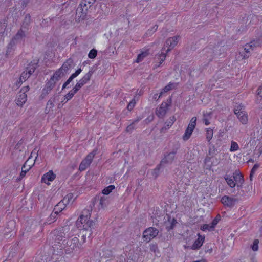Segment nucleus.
<instances>
[{"instance_id": "nucleus-49", "label": "nucleus", "mask_w": 262, "mask_h": 262, "mask_svg": "<svg viewBox=\"0 0 262 262\" xmlns=\"http://www.w3.org/2000/svg\"><path fill=\"white\" fill-rule=\"evenodd\" d=\"M97 55V50L95 49L91 50L88 54V57L90 59H94Z\"/></svg>"}, {"instance_id": "nucleus-46", "label": "nucleus", "mask_w": 262, "mask_h": 262, "mask_svg": "<svg viewBox=\"0 0 262 262\" xmlns=\"http://www.w3.org/2000/svg\"><path fill=\"white\" fill-rule=\"evenodd\" d=\"M173 85V83L170 82L168 84L166 85L164 88H163L160 93L161 95H163L164 93H165L169 91V90H171L172 88V86Z\"/></svg>"}, {"instance_id": "nucleus-16", "label": "nucleus", "mask_w": 262, "mask_h": 262, "mask_svg": "<svg viewBox=\"0 0 262 262\" xmlns=\"http://www.w3.org/2000/svg\"><path fill=\"white\" fill-rule=\"evenodd\" d=\"M27 95L26 94L19 93L17 98L15 99V101L18 106L22 107L27 101Z\"/></svg>"}, {"instance_id": "nucleus-37", "label": "nucleus", "mask_w": 262, "mask_h": 262, "mask_svg": "<svg viewBox=\"0 0 262 262\" xmlns=\"http://www.w3.org/2000/svg\"><path fill=\"white\" fill-rule=\"evenodd\" d=\"M193 131V130H192L191 128H189V127H187V128H186V129L184 135L183 136V140H184V141L188 140L190 138Z\"/></svg>"}, {"instance_id": "nucleus-30", "label": "nucleus", "mask_w": 262, "mask_h": 262, "mask_svg": "<svg viewBox=\"0 0 262 262\" xmlns=\"http://www.w3.org/2000/svg\"><path fill=\"white\" fill-rule=\"evenodd\" d=\"M66 205L61 201L54 207L53 211L59 214L65 208Z\"/></svg>"}, {"instance_id": "nucleus-19", "label": "nucleus", "mask_w": 262, "mask_h": 262, "mask_svg": "<svg viewBox=\"0 0 262 262\" xmlns=\"http://www.w3.org/2000/svg\"><path fill=\"white\" fill-rule=\"evenodd\" d=\"M16 47V46L11 41L8 43L7 47V50L5 54L6 57L8 58L9 56L13 55L15 50Z\"/></svg>"}, {"instance_id": "nucleus-32", "label": "nucleus", "mask_w": 262, "mask_h": 262, "mask_svg": "<svg viewBox=\"0 0 262 262\" xmlns=\"http://www.w3.org/2000/svg\"><path fill=\"white\" fill-rule=\"evenodd\" d=\"M225 179L228 184V185L231 188H234L236 186V183L234 182V178L233 176H230L229 175H226L225 177Z\"/></svg>"}, {"instance_id": "nucleus-29", "label": "nucleus", "mask_w": 262, "mask_h": 262, "mask_svg": "<svg viewBox=\"0 0 262 262\" xmlns=\"http://www.w3.org/2000/svg\"><path fill=\"white\" fill-rule=\"evenodd\" d=\"M98 149L97 148L94 149L92 152L89 153L86 157L84 158V160L88 162L89 164L92 162V160L94 157V156L97 154Z\"/></svg>"}, {"instance_id": "nucleus-47", "label": "nucleus", "mask_w": 262, "mask_h": 262, "mask_svg": "<svg viewBox=\"0 0 262 262\" xmlns=\"http://www.w3.org/2000/svg\"><path fill=\"white\" fill-rule=\"evenodd\" d=\"M239 149V146L238 144L233 141H232L231 142V146L230 148V151L231 152H233Z\"/></svg>"}, {"instance_id": "nucleus-25", "label": "nucleus", "mask_w": 262, "mask_h": 262, "mask_svg": "<svg viewBox=\"0 0 262 262\" xmlns=\"http://www.w3.org/2000/svg\"><path fill=\"white\" fill-rule=\"evenodd\" d=\"M18 250V244L16 243L13 246L11 247L8 257L10 258H13L16 255Z\"/></svg>"}, {"instance_id": "nucleus-20", "label": "nucleus", "mask_w": 262, "mask_h": 262, "mask_svg": "<svg viewBox=\"0 0 262 262\" xmlns=\"http://www.w3.org/2000/svg\"><path fill=\"white\" fill-rule=\"evenodd\" d=\"M233 177L236 184H243L244 179L243 175L239 172V170H235L233 173Z\"/></svg>"}, {"instance_id": "nucleus-63", "label": "nucleus", "mask_w": 262, "mask_h": 262, "mask_svg": "<svg viewBox=\"0 0 262 262\" xmlns=\"http://www.w3.org/2000/svg\"><path fill=\"white\" fill-rule=\"evenodd\" d=\"M91 76L86 73L81 79L85 82V83H86L88 81H89L91 79Z\"/></svg>"}, {"instance_id": "nucleus-39", "label": "nucleus", "mask_w": 262, "mask_h": 262, "mask_svg": "<svg viewBox=\"0 0 262 262\" xmlns=\"http://www.w3.org/2000/svg\"><path fill=\"white\" fill-rule=\"evenodd\" d=\"M51 91L52 90H50V89L44 86L41 91V94L39 96V99H43L51 92Z\"/></svg>"}, {"instance_id": "nucleus-59", "label": "nucleus", "mask_w": 262, "mask_h": 262, "mask_svg": "<svg viewBox=\"0 0 262 262\" xmlns=\"http://www.w3.org/2000/svg\"><path fill=\"white\" fill-rule=\"evenodd\" d=\"M243 107V106L241 104L237 106L234 109V113L235 115H237L239 114V113L243 112L244 111H242V108Z\"/></svg>"}, {"instance_id": "nucleus-2", "label": "nucleus", "mask_w": 262, "mask_h": 262, "mask_svg": "<svg viewBox=\"0 0 262 262\" xmlns=\"http://www.w3.org/2000/svg\"><path fill=\"white\" fill-rule=\"evenodd\" d=\"M64 252L66 254H70L75 251L77 248L80 249L81 244L77 237L69 238L68 240L63 239L62 243Z\"/></svg>"}, {"instance_id": "nucleus-23", "label": "nucleus", "mask_w": 262, "mask_h": 262, "mask_svg": "<svg viewBox=\"0 0 262 262\" xmlns=\"http://www.w3.org/2000/svg\"><path fill=\"white\" fill-rule=\"evenodd\" d=\"M58 96V95L57 93H55L50 98L47 102L46 110H47L49 107L48 111H49L51 108L55 106L54 103L55 102L56 99Z\"/></svg>"}, {"instance_id": "nucleus-54", "label": "nucleus", "mask_w": 262, "mask_h": 262, "mask_svg": "<svg viewBox=\"0 0 262 262\" xmlns=\"http://www.w3.org/2000/svg\"><path fill=\"white\" fill-rule=\"evenodd\" d=\"M258 239H256L253 241V244L251 245V248L254 251H257L258 250Z\"/></svg>"}, {"instance_id": "nucleus-42", "label": "nucleus", "mask_w": 262, "mask_h": 262, "mask_svg": "<svg viewBox=\"0 0 262 262\" xmlns=\"http://www.w3.org/2000/svg\"><path fill=\"white\" fill-rule=\"evenodd\" d=\"M87 231V233H84L83 231L82 232V238L81 242H80L81 245H82V244H83L85 242L86 236H88V238H91V236H92L93 231Z\"/></svg>"}, {"instance_id": "nucleus-10", "label": "nucleus", "mask_w": 262, "mask_h": 262, "mask_svg": "<svg viewBox=\"0 0 262 262\" xmlns=\"http://www.w3.org/2000/svg\"><path fill=\"white\" fill-rule=\"evenodd\" d=\"M67 228L62 227L59 230H57L55 232V235L56 236L55 242L60 243L61 241H63V238H69V235L66 234Z\"/></svg>"}, {"instance_id": "nucleus-53", "label": "nucleus", "mask_w": 262, "mask_h": 262, "mask_svg": "<svg viewBox=\"0 0 262 262\" xmlns=\"http://www.w3.org/2000/svg\"><path fill=\"white\" fill-rule=\"evenodd\" d=\"M31 75H30L29 72L27 70L22 72L20 75V78H22L24 81H25Z\"/></svg>"}, {"instance_id": "nucleus-28", "label": "nucleus", "mask_w": 262, "mask_h": 262, "mask_svg": "<svg viewBox=\"0 0 262 262\" xmlns=\"http://www.w3.org/2000/svg\"><path fill=\"white\" fill-rule=\"evenodd\" d=\"M31 16L30 14H27L25 16L21 25V27L26 29H28L29 26L31 23Z\"/></svg>"}, {"instance_id": "nucleus-17", "label": "nucleus", "mask_w": 262, "mask_h": 262, "mask_svg": "<svg viewBox=\"0 0 262 262\" xmlns=\"http://www.w3.org/2000/svg\"><path fill=\"white\" fill-rule=\"evenodd\" d=\"M176 118L174 116H172L169 118V119L166 121L165 123V126L160 129L161 133H164L167 129H168L176 121Z\"/></svg>"}, {"instance_id": "nucleus-6", "label": "nucleus", "mask_w": 262, "mask_h": 262, "mask_svg": "<svg viewBox=\"0 0 262 262\" xmlns=\"http://www.w3.org/2000/svg\"><path fill=\"white\" fill-rule=\"evenodd\" d=\"M159 233V230L152 227L146 229L143 233V238L146 243L149 242L152 239L156 237Z\"/></svg>"}, {"instance_id": "nucleus-34", "label": "nucleus", "mask_w": 262, "mask_h": 262, "mask_svg": "<svg viewBox=\"0 0 262 262\" xmlns=\"http://www.w3.org/2000/svg\"><path fill=\"white\" fill-rule=\"evenodd\" d=\"M9 196L8 195H5V196L1 198L0 200L1 206L3 207H6L7 205H10Z\"/></svg>"}, {"instance_id": "nucleus-26", "label": "nucleus", "mask_w": 262, "mask_h": 262, "mask_svg": "<svg viewBox=\"0 0 262 262\" xmlns=\"http://www.w3.org/2000/svg\"><path fill=\"white\" fill-rule=\"evenodd\" d=\"M6 21L5 19L0 21V39L2 37L7 35V33H5V29L7 27Z\"/></svg>"}, {"instance_id": "nucleus-22", "label": "nucleus", "mask_w": 262, "mask_h": 262, "mask_svg": "<svg viewBox=\"0 0 262 262\" xmlns=\"http://www.w3.org/2000/svg\"><path fill=\"white\" fill-rule=\"evenodd\" d=\"M65 76L66 75L62 71H61L59 69H58L55 71L53 75L51 77V80H54L56 82Z\"/></svg>"}, {"instance_id": "nucleus-60", "label": "nucleus", "mask_w": 262, "mask_h": 262, "mask_svg": "<svg viewBox=\"0 0 262 262\" xmlns=\"http://www.w3.org/2000/svg\"><path fill=\"white\" fill-rule=\"evenodd\" d=\"M97 64H95L93 67H92L89 71L87 73L88 74H89L91 77L93 75V74L97 70Z\"/></svg>"}, {"instance_id": "nucleus-7", "label": "nucleus", "mask_w": 262, "mask_h": 262, "mask_svg": "<svg viewBox=\"0 0 262 262\" xmlns=\"http://www.w3.org/2000/svg\"><path fill=\"white\" fill-rule=\"evenodd\" d=\"M257 43V42L253 40L244 46L243 50L239 52V54L242 57V59H247L250 56L251 51L253 50L254 47H256Z\"/></svg>"}, {"instance_id": "nucleus-62", "label": "nucleus", "mask_w": 262, "mask_h": 262, "mask_svg": "<svg viewBox=\"0 0 262 262\" xmlns=\"http://www.w3.org/2000/svg\"><path fill=\"white\" fill-rule=\"evenodd\" d=\"M165 57L166 54L164 53H161L160 54L158 55V59L160 60V64H161L165 60Z\"/></svg>"}, {"instance_id": "nucleus-21", "label": "nucleus", "mask_w": 262, "mask_h": 262, "mask_svg": "<svg viewBox=\"0 0 262 262\" xmlns=\"http://www.w3.org/2000/svg\"><path fill=\"white\" fill-rule=\"evenodd\" d=\"M204 52L206 54L207 60L208 62L211 61L214 57V50L211 47H207L203 50Z\"/></svg>"}, {"instance_id": "nucleus-14", "label": "nucleus", "mask_w": 262, "mask_h": 262, "mask_svg": "<svg viewBox=\"0 0 262 262\" xmlns=\"http://www.w3.org/2000/svg\"><path fill=\"white\" fill-rule=\"evenodd\" d=\"M198 238L196 239L192 245L190 247V249L192 250H198L202 246L204 240L205 236L200 235L199 233L198 234Z\"/></svg>"}, {"instance_id": "nucleus-40", "label": "nucleus", "mask_w": 262, "mask_h": 262, "mask_svg": "<svg viewBox=\"0 0 262 262\" xmlns=\"http://www.w3.org/2000/svg\"><path fill=\"white\" fill-rule=\"evenodd\" d=\"M221 216L220 214H217L216 217L213 220V221L210 223V228L211 230H214V228L219 221H220Z\"/></svg>"}, {"instance_id": "nucleus-9", "label": "nucleus", "mask_w": 262, "mask_h": 262, "mask_svg": "<svg viewBox=\"0 0 262 262\" xmlns=\"http://www.w3.org/2000/svg\"><path fill=\"white\" fill-rule=\"evenodd\" d=\"M221 202L225 206L232 208L235 204L238 202V199L235 198L224 195L222 198Z\"/></svg>"}, {"instance_id": "nucleus-8", "label": "nucleus", "mask_w": 262, "mask_h": 262, "mask_svg": "<svg viewBox=\"0 0 262 262\" xmlns=\"http://www.w3.org/2000/svg\"><path fill=\"white\" fill-rule=\"evenodd\" d=\"M74 67V61L72 58H69L66 60L62 64L59 69L66 75L70 73V71Z\"/></svg>"}, {"instance_id": "nucleus-12", "label": "nucleus", "mask_w": 262, "mask_h": 262, "mask_svg": "<svg viewBox=\"0 0 262 262\" xmlns=\"http://www.w3.org/2000/svg\"><path fill=\"white\" fill-rule=\"evenodd\" d=\"M55 178L56 174L54 173L52 170H50L42 176L41 181L42 183L49 185V182L53 181Z\"/></svg>"}, {"instance_id": "nucleus-4", "label": "nucleus", "mask_w": 262, "mask_h": 262, "mask_svg": "<svg viewBox=\"0 0 262 262\" xmlns=\"http://www.w3.org/2000/svg\"><path fill=\"white\" fill-rule=\"evenodd\" d=\"M89 7L87 4L81 2L79 5L76 11V20L80 21L81 20H84L87 18V13Z\"/></svg>"}, {"instance_id": "nucleus-24", "label": "nucleus", "mask_w": 262, "mask_h": 262, "mask_svg": "<svg viewBox=\"0 0 262 262\" xmlns=\"http://www.w3.org/2000/svg\"><path fill=\"white\" fill-rule=\"evenodd\" d=\"M244 190H242V193L239 191L238 195L245 197L249 195V193L251 192L252 190V186L251 184L247 185L246 186L244 187Z\"/></svg>"}, {"instance_id": "nucleus-57", "label": "nucleus", "mask_w": 262, "mask_h": 262, "mask_svg": "<svg viewBox=\"0 0 262 262\" xmlns=\"http://www.w3.org/2000/svg\"><path fill=\"white\" fill-rule=\"evenodd\" d=\"M74 95L75 94H74L71 90L68 93H67L64 96V100H66L65 102H67L69 100L71 99L72 97L74 96Z\"/></svg>"}, {"instance_id": "nucleus-52", "label": "nucleus", "mask_w": 262, "mask_h": 262, "mask_svg": "<svg viewBox=\"0 0 262 262\" xmlns=\"http://www.w3.org/2000/svg\"><path fill=\"white\" fill-rule=\"evenodd\" d=\"M158 25H155L152 26L150 29H148L146 34L147 35L151 36L154 32H155L158 29Z\"/></svg>"}, {"instance_id": "nucleus-31", "label": "nucleus", "mask_w": 262, "mask_h": 262, "mask_svg": "<svg viewBox=\"0 0 262 262\" xmlns=\"http://www.w3.org/2000/svg\"><path fill=\"white\" fill-rule=\"evenodd\" d=\"M58 214L54 211L51 213L50 215L48 217L46 222L48 224H51L54 223L57 220Z\"/></svg>"}, {"instance_id": "nucleus-18", "label": "nucleus", "mask_w": 262, "mask_h": 262, "mask_svg": "<svg viewBox=\"0 0 262 262\" xmlns=\"http://www.w3.org/2000/svg\"><path fill=\"white\" fill-rule=\"evenodd\" d=\"M38 62H39L38 59L36 61L34 60L33 61H31L30 63H29L28 64L27 67H26V70H27V71L29 72L30 75H32L33 74V73L34 72L35 70L38 66Z\"/></svg>"}, {"instance_id": "nucleus-5", "label": "nucleus", "mask_w": 262, "mask_h": 262, "mask_svg": "<svg viewBox=\"0 0 262 262\" xmlns=\"http://www.w3.org/2000/svg\"><path fill=\"white\" fill-rule=\"evenodd\" d=\"M172 103V97L169 96L166 102H163L159 108L156 110V115L160 118H163L167 112L168 107Z\"/></svg>"}, {"instance_id": "nucleus-56", "label": "nucleus", "mask_w": 262, "mask_h": 262, "mask_svg": "<svg viewBox=\"0 0 262 262\" xmlns=\"http://www.w3.org/2000/svg\"><path fill=\"white\" fill-rule=\"evenodd\" d=\"M200 229L203 231H206L207 230L209 231H213L214 230H211L210 228V224H203L201 226Z\"/></svg>"}, {"instance_id": "nucleus-43", "label": "nucleus", "mask_w": 262, "mask_h": 262, "mask_svg": "<svg viewBox=\"0 0 262 262\" xmlns=\"http://www.w3.org/2000/svg\"><path fill=\"white\" fill-rule=\"evenodd\" d=\"M149 249L151 252H154L155 254L160 253V250L156 243H151L149 245Z\"/></svg>"}, {"instance_id": "nucleus-61", "label": "nucleus", "mask_w": 262, "mask_h": 262, "mask_svg": "<svg viewBox=\"0 0 262 262\" xmlns=\"http://www.w3.org/2000/svg\"><path fill=\"white\" fill-rule=\"evenodd\" d=\"M73 80V79L70 76L69 78L67 80V81L63 83L62 87V90L68 88L67 86L70 83V82H72Z\"/></svg>"}, {"instance_id": "nucleus-44", "label": "nucleus", "mask_w": 262, "mask_h": 262, "mask_svg": "<svg viewBox=\"0 0 262 262\" xmlns=\"http://www.w3.org/2000/svg\"><path fill=\"white\" fill-rule=\"evenodd\" d=\"M90 165L88 162L85 161L84 159L81 161L79 166V170L80 171H84L86 168Z\"/></svg>"}, {"instance_id": "nucleus-50", "label": "nucleus", "mask_w": 262, "mask_h": 262, "mask_svg": "<svg viewBox=\"0 0 262 262\" xmlns=\"http://www.w3.org/2000/svg\"><path fill=\"white\" fill-rule=\"evenodd\" d=\"M55 81L54 80H51V79L49 81H48L45 84V87L50 89V90H52V89L55 86Z\"/></svg>"}, {"instance_id": "nucleus-33", "label": "nucleus", "mask_w": 262, "mask_h": 262, "mask_svg": "<svg viewBox=\"0 0 262 262\" xmlns=\"http://www.w3.org/2000/svg\"><path fill=\"white\" fill-rule=\"evenodd\" d=\"M149 54V50H146L145 51L142 52L140 54H138L136 62L137 63L142 61L143 59Z\"/></svg>"}, {"instance_id": "nucleus-48", "label": "nucleus", "mask_w": 262, "mask_h": 262, "mask_svg": "<svg viewBox=\"0 0 262 262\" xmlns=\"http://www.w3.org/2000/svg\"><path fill=\"white\" fill-rule=\"evenodd\" d=\"M161 165L164 164H161L160 163L159 164L157 165L156 167L154 169L152 174L155 178H156L159 174V171Z\"/></svg>"}, {"instance_id": "nucleus-3", "label": "nucleus", "mask_w": 262, "mask_h": 262, "mask_svg": "<svg viewBox=\"0 0 262 262\" xmlns=\"http://www.w3.org/2000/svg\"><path fill=\"white\" fill-rule=\"evenodd\" d=\"M180 148V144L178 142L174 143L169 152L164 154V157L161 160V164H171L175 159L176 155Z\"/></svg>"}, {"instance_id": "nucleus-15", "label": "nucleus", "mask_w": 262, "mask_h": 262, "mask_svg": "<svg viewBox=\"0 0 262 262\" xmlns=\"http://www.w3.org/2000/svg\"><path fill=\"white\" fill-rule=\"evenodd\" d=\"M167 222L166 223V229L167 231H169L172 230L177 224V220L174 218L171 217L170 215H167Z\"/></svg>"}, {"instance_id": "nucleus-41", "label": "nucleus", "mask_w": 262, "mask_h": 262, "mask_svg": "<svg viewBox=\"0 0 262 262\" xmlns=\"http://www.w3.org/2000/svg\"><path fill=\"white\" fill-rule=\"evenodd\" d=\"M213 135V129L208 128L206 129V138L208 141V142H210V140L212 139Z\"/></svg>"}, {"instance_id": "nucleus-58", "label": "nucleus", "mask_w": 262, "mask_h": 262, "mask_svg": "<svg viewBox=\"0 0 262 262\" xmlns=\"http://www.w3.org/2000/svg\"><path fill=\"white\" fill-rule=\"evenodd\" d=\"M82 71V70L81 68H78L77 70H76V71L74 73L71 74L70 77L74 79L81 73Z\"/></svg>"}, {"instance_id": "nucleus-55", "label": "nucleus", "mask_w": 262, "mask_h": 262, "mask_svg": "<svg viewBox=\"0 0 262 262\" xmlns=\"http://www.w3.org/2000/svg\"><path fill=\"white\" fill-rule=\"evenodd\" d=\"M136 104V101L135 99H132L130 102L128 104L127 106V109L129 111H131L133 108L135 107Z\"/></svg>"}, {"instance_id": "nucleus-35", "label": "nucleus", "mask_w": 262, "mask_h": 262, "mask_svg": "<svg viewBox=\"0 0 262 262\" xmlns=\"http://www.w3.org/2000/svg\"><path fill=\"white\" fill-rule=\"evenodd\" d=\"M30 167L29 168H26V163L23 165L21 168V171L20 173V176L19 178H17L16 179V181H20L26 174V173L30 169Z\"/></svg>"}, {"instance_id": "nucleus-27", "label": "nucleus", "mask_w": 262, "mask_h": 262, "mask_svg": "<svg viewBox=\"0 0 262 262\" xmlns=\"http://www.w3.org/2000/svg\"><path fill=\"white\" fill-rule=\"evenodd\" d=\"M239 121L243 124H247L248 122V117L247 114L245 112L239 113V114L236 115Z\"/></svg>"}, {"instance_id": "nucleus-13", "label": "nucleus", "mask_w": 262, "mask_h": 262, "mask_svg": "<svg viewBox=\"0 0 262 262\" xmlns=\"http://www.w3.org/2000/svg\"><path fill=\"white\" fill-rule=\"evenodd\" d=\"M179 36H174L172 37L168 38L166 41V45L168 47L167 52L170 51L172 49L177 45Z\"/></svg>"}, {"instance_id": "nucleus-64", "label": "nucleus", "mask_w": 262, "mask_h": 262, "mask_svg": "<svg viewBox=\"0 0 262 262\" xmlns=\"http://www.w3.org/2000/svg\"><path fill=\"white\" fill-rule=\"evenodd\" d=\"M69 4H70V2H68V1H67L66 2L63 3L61 5H59L58 6L59 9H61L60 11H63L64 8H67L69 6Z\"/></svg>"}, {"instance_id": "nucleus-11", "label": "nucleus", "mask_w": 262, "mask_h": 262, "mask_svg": "<svg viewBox=\"0 0 262 262\" xmlns=\"http://www.w3.org/2000/svg\"><path fill=\"white\" fill-rule=\"evenodd\" d=\"M26 37L25 32L21 29H19L17 33L13 36L11 40V42L14 43L16 46L21 42Z\"/></svg>"}, {"instance_id": "nucleus-45", "label": "nucleus", "mask_w": 262, "mask_h": 262, "mask_svg": "<svg viewBox=\"0 0 262 262\" xmlns=\"http://www.w3.org/2000/svg\"><path fill=\"white\" fill-rule=\"evenodd\" d=\"M73 199V194L70 193L65 196L62 201L67 205Z\"/></svg>"}, {"instance_id": "nucleus-38", "label": "nucleus", "mask_w": 262, "mask_h": 262, "mask_svg": "<svg viewBox=\"0 0 262 262\" xmlns=\"http://www.w3.org/2000/svg\"><path fill=\"white\" fill-rule=\"evenodd\" d=\"M115 186L113 185H111L108 186L107 187H105L102 191V193L104 195H108L111 192H112V191L115 189Z\"/></svg>"}, {"instance_id": "nucleus-36", "label": "nucleus", "mask_w": 262, "mask_h": 262, "mask_svg": "<svg viewBox=\"0 0 262 262\" xmlns=\"http://www.w3.org/2000/svg\"><path fill=\"white\" fill-rule=\"evenodd\" d=\"M208 143L209 145L208 155L213 157L214 155L216 154L217 149L215 147V145L213 144H211L210 142H208Z\"/></svg>"}, {"instance_id": "nucleus-51", "label": "nucleus", "mask_w": 262, "mask_h": 262, "mask_svg": "<svg viewBox=\"0 0 262 262\" xmlns=\"http://www.w3.org/2000/svg\"><path fill=\"white\" fill-rule=\"evenodd\" d=\"M210 113H203V122L206 125L210 124V122L209 121L208 117H209Z\"/></svg>"}, {"instance_id": "nucleus-1", "label": "nucleus", "mask_w": 262, "mask_h": 262, "mask_svg": "<svg viewBox=\"0 0 262 262\" xmlns=\"http://www.w3.org/2000/svg\"><path fill=\"white\" fill-rule=\"evenodd\" d=\"M90 216V211L84 210L76 221L77 227L80 230H83V232L95 230L97 226V223L95 221L91 220Z\"/></svg>"}]
</instances>
